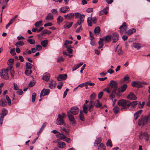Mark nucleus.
I'll list each match as a JSON object with an SVG mask.
<instances>
[{
    "mask_svg": "<svg viewBox=\"0 0 150 150\" xmlns=\"http://www.w3.org/2000/svg\"><path fill=\"white\" fill-rule=\"evenodd\" d=\"M79 112V108L75 106L71 108L70 110L67 111V113L70 121L72 124H75L76 122L74 118V115L77 114Z\"/></svg>",
    "mask_w": 150,
    "mask_h": 150,
    "instance_id": "nucleus-1",
    "label": "nucleus"
},
{
    "mask_svg": "<svg viewBox=\"0 0 150 150\" xmlns=\"http://www.w3.org/2000/svg\"><path fill=\"white\" fill-rule=\"evenodd\" d=\"M117 104L119 106H122L120 108L121 110L123 111V109H126L129 107V100L122 99L118 101Z\"/></svg>",
    "mask_w": 150,
    "mask_h": 150,
    "instance_id": "nucleus-2",
    "label": "nucleus"
},
{
    "mask_svg": "<svg viewBox=\"0 0 150 150\" xmlns=\"http://www.w3.org/2000/svg\"><path fill=\"white\" fill-rule=\"evenodd\" d=\"M110 88L112 89V91L113 93H116L117 90L118 84L115 81L111 80L110 81L109 84Z\"/></svg>",
    "mask_w": 150,
    "mask_h": 150,
    "instance_id": "nucleus-3",
    "label": "nucleus"
},
{
    "mask_svg": "<svg viewBox=\"0 0 150 150\" xmlns=\"http://www.w3.org/2000/svg\"><path fill=\"white\" fill-rule=\"evenodd\" d=\"M148 121L147 116H146L139 119L138 124L140 126L142 127L146 124Z\"/></svg>",
    "mask_w": 150,
    "mask_h": 150,
    "instance_id": "nucleus-4",
    "label": "nucleus"
},
{
    "mask_svg": "<svg viewBox=\"0 0 150 150\" xmlns=\"http://www.w3.org/2000/svg\"><path fill=\"white\" fill-rule=\"evenodd\" d=\"M0 76L1 78L4 79L8 80L9 79L8 73L2 70H1L0 72Z\"/></svg>",
    "mask_w": 150,
    "mask_h": 150,
    "instance_id": "nucleus-5",
    "label": "nucleus"
},
{
    "mask_svg": "<svg viewBox=\"0 0 150 150\" xmlns=\"http://www.w3.org/2000/svg\"><path fill=\"white\" fill-rule=\"evenodd\" d=\"M61 131L62 133H59V134H57L56 136L57 137V138H59L60 139V137H61V136L60 137V135H62V136H65L63 134V133H64V132H65L64 134L66 136H67L69 134V130H66V129L64 128H62L61 129Z\"/></svg>",
    "mask_w": 150,
    "mask_h": 150,
    "instance_id": "nucleus-6",
    "label": "nucleus"
},
{
    "mask_svg": "<svg viewBox=\"0 0 150 150\" xmlns=\"http://www.w3.org/2000/svg\"><path fill=\"white\" fill-rule=\"evenodd\" d=\"M56 122L58 125H62L64 124V118L60 114H59L58 115Z\"/></svg>",
    "mask_w": 150,
    "mask_h": 150,
    "instance_id": "nucleus-7",
    "label": "nucleus"
},
{
    "mask_svg": "<svg viewBox=\"0 0 150 150\" xmlns=\"http://www.w3.org/2000/svg\"><path fill=\"white\" fill-rule=\"evenodd\" d=\"M119 29L120 30V33L121 34H123L126 30L127 29V25L125 22H124L119 27Z\"/></svg>",
    "mask_w": 150,
    "mask_h": 150,
    "instance_id": "nucleus-8",
    "label": "nucleus"
},
{
    "mask_svg": "<svg viewBox=\"0 0 150 150\" xmlns=\"http://www.w3.org/2000/svg\"><path fill=\"white\" fill-rule=\"evenodd\" d=\"M7 110L4 108H3L2 110V112L1 114V117H0V121H1V125H2V121L3 120V118L4 116H5L7 113Z\"/></svg>",
    "mask_w": 150,
    "mask_h": 150,
    "instance_id": "nucleus-9",
    "label": "nucleus"
},
{
    "mask_svg": "<svg viewBox=\"0 0 150 150\" xmlns=\"http://www.w3.org/2000/svg\"><path fill=\"white\" fill-rule=\"evenodd\" d=\"M50 92V90L48 89H43L40 93V97L41 98L42 96H45L48 95Z\"/></svg>",
    "mask_w": 150,
    "mask_h": 150,
    "instance_id": "nucleus-10",
    "label": "nucleus"
},
{
    "mask_svg": "<svg viewBox=\"0 0 150 150\" xmlns=\"http://www.w3.org/2000/svg\"><path fill=\"white\" fill-rule=\"evenodd\" d=\"M95 104V102L93 100H91L88 105V108H89V111L91 112L93 110V106Z\"/></svg>",
    "mask_w": 150,
    "mask_h": 150,
    "instance_id": "nucleus-11",
    "label": "nucleus"
},
{
    "mask_svg": "<svg viewBox=\"0 0 150 150\" xmlns=\"http://www.w3.org/2000/svg\"><path fill=\"white\" fill-rule=\"evenodd\" d=\"M67 77L66 74H62L59 75L57 78V80L59 81L66 79Z\"/></svg>",
    "mask_w": 150,
    "mask_h": 150,
    "instance_id": "nucleus-12",
    "label": "nucleus"
},
{
    "mask_svg": "<svg viewBox=\"0 0 150 150\" xmlns=\"http://www.w3.org/2000/svg\"><path fill=\"white\" fill-rule=\"evenodd\" d=\"M112 38L113 40V42H117L119 39V36L118 34L116 33H113Z\"/></svg>",
    "mask_w": 150,
    "mask_h": 150,
    "instance_id": "nucleus-13",
    "label": "nucleus"
},
{
    "mask_svg": "<svg viewBox=\"0 0 150 150\" xmlns=\"http://www.w3.org/2000/svg\"><path fill=\"white\" fill-rule=\"evenodd\" d=\"M127 97L128 99L131 100H135L137 99V97L135 95L134 93L132 92L130 93Z\"/></svg>",
    "mask_w": 150,
    "mask_h": 150,
    "instance_id": "nucleus-14",
    "label": "nucleus"
},
{
    "mask_svg": "<svg viewBox=\"0 0 150 150\" xmlns=\"http://www.w3.org/2000/svg\"><path fill=\"white\" fill-rule=\"evenodd\" d=\"M127 85L126 84H124L121 86V88H118L117 91L119 93L123 92L126 90L127 87Z\"/></svg>",
    "mask_w": 150,
    "mask_h": 150,
    "instance_id": "nucleus-15",
    "label": "nucleus"
},
{
    "mask_svg": "<svg viewBox=\"0 0 150 150\" xmlns=\"http://www.w3.org/2000/svg\"><path fill=\"white\" fill-rule=\"evenodd\" d=\"M64 18L66 19L70 20L73 18L74 16V14L73 13L68 14L67 15H65Z\"/></svg>",
    "mask_w": 150,
    "mask_h": 150,
    "instance_id": "nucleus-16",
    "label": "nucleus"
},
{
    "mask_svg": "<svg viewBox=\"0 0 150 150\" xmlns=\"http://www.w3.org/2000/svg\"><path fill=\"white\" fill-rule=\"evenodd\" d=\"M69 8L68 6H64L60 8V11L63 13H66L69 10Z\"/></svg>",
    "mask_w": 150,
    "mask_h": 150,
    "instance_id": "nucleus-17",
    "label": "nucleus"
},
{
    "mask_svg": "<svg viewBox=\"0 0 150 150\" xmlns=\"http://www.w3.org/2000/svg\"><path fill=\"white\" fill-rule=\"evenodd\" d=\"M50 77V75L49 73H45L43 74L42 79L46 81H47L49 80Z\"/></svg>",
    "mask_w": 150,
    "mask_h": 150,
    "instance_id": "nucleus-18",
    "label": "nucleus"
},
{
    "mask_svg": "<svg viewBox=\"0 0 150 150\" xmlns=\"http://www.w3.org/2000/svg\"><path fill=\"white\" fill-rule=\"evenodd\" d=\"M142 111V110H140L134 114V118L135 120H136L137 119L138 117L141 115Z\"/></svg>",
    "mask_w": 150,
    "mask_h": 150,
    "instance_id": "nucleus-19",
    "label": "nucleus"
},
{
    "mask_svg": "<svg viewBox=\"0 0 150 150\" xmlns=\"http://www.w3.org/2000/svg\"><path fill=\"white\" fill-rule=\"evenodd\" d=\"M136 31V30L134 28H132L126 32V33L127 35H130L132 33H135Z\"/></svg>",
    "mask_w": 150,
    "mask_h": 150,
    "instance_id": "nucleus-20",
    "label": "nucleus"
},
{
    "mask_svg": "<svg viewBox=\"0 0 150 150\" xmlns=\"http://www.w3.org/2000/svg\"><path fill=\"white\" fill-rule=\"evenodd\" d=\"M83 64V62H81L79 64L74 65V67L72 68V71H74L76 70L79 68L80 66H82Z\"/></svg>",
    "mask_w": 150,
    "mask_h": 150,
    "instance_id": "nucleus-21",
    "label": "nucleus"
},
{
    "mask_svg": "<svg viewBox=\"0 0 150 150\" xmlns=\"http://www.w3.org/2000/svg\"><path fill=\"white\" fill-rule=\"evenodd\" d=\"M88 110L87 105L84 104L83 107V112L85 114H87Z\"/></svg>",
    "mask_w": 150,
    "mask_h": 150,
    "instance_id": "nucleus-22",
    "label": "nucleus"
},
{
    "mask_svg": "<svg viewBox=\"0 0 150 150\" xmlns=\"http://www.w3.org/2000/svg\"><path fill=\"white\" fill-rule=\"evenodd\" d=\"M108 10V8L106 7L103 10L100 11L99 13V15L100 16H101L103 14L106 15L108 13L107 11Z\"/></svg>",
    "mask_w": 150,
    "mask_h": 150,
    "instance_id": "nucleus-23",
    "label": "nucleus"
},
{
    "mask_svg": "<svg viewBox=\"0 0 150 150\" xmlns=\"http://www.w3.org/2000/svg\"><path fill=\"white\" fill-rule=\"evenodd\" d=\"M133 46L137 50H139L141 47V45L138 43H134L133 44Z\"/></svg>",
    "mask_w": 150,
    "mask_h": 150,
    "instance_id": "nucleus-24",
    "label": "nucleus"
},
{
    "mask_svg": "<svg viewBox=\"0 0 150 150\" xmlns=\"http://www.w3.org/2000/svg\"><path fill=\"white\" fill-rule=\"evenodd\" d=\"M58 146L60 148H63L65 146V144L63 142H59L57 144Z\"/></svg>",
    "mask_w": 150,
    "mask_h": 150,
    "instance_id": "nucleus-25",
    "label": "nucleus"
},
{
    "mask_svg": "<svg viewBox=\"0 0 150 150\" xmlns=\"http://www.w3.org/2000/svg\"><path fill=\"white\" fill-rule=\"evenodd\" d=\"M84 16H81L79 18V19L77 23L79 25H80L84 21Z\"/></svg>",
    "mask_w": 150,
    "mask_h": 150,
    "instance_id": "nucleus-26",
    "label": "nucleus"
},
{
    "mask_svg": "<svg viewBox=\"0 0 150 150\" xmlns=\"http://www.w3.org/2000/svg\"><path fill=\"white\" fill-rule=\"evenodd\" d=\"M104 39L100 38V40L98 42L99 47L98 48L100 49L102 48L103 46V41Z\"/></svg>",
    "mask_w": 150,
    "mask_h": 150,
    "instance_id": "nucleus-27",
    "label": "nucleus"
},
{
    "mask_svg": "<svg viewBox=\"0 0 150 150\" xmlns=\"http://www.w3.org/2000/svg\"><path fill=\"white\" fill-rule=\"evenodd\" d=\"M56 85V82L54 81H52L50 83L49 87L51 89H53L55 87Z\"/></svg>",
    "mask_w": 150,
    "mask_h": 150,
    "instance_id": "nucleus-28",
    "label": "nucleus"
},
{
    "mask_svg": "<svg viewBox=\"0 0 150 150\" xmlns=\"http://www.w3.org/2000/svg\"><path fill=\"white\" fill-rule=\"evenodd\" d=\"M45 19L46 20L48 21L52 20L53 19V16L52 14L51 13H48Z\"/></svg>",
    "mask_w": 150,
    "mask_h": 150,
    "instance_id": "nucleus-29",
    "label": "nucleus"
},
{
    "mask_svg": "<svg viewBox=\"0 0 150 150\" xmlns=\"http://www.w3.org/2000/svg\"><path fill=\"white\" fill-rule=\"evenodd\" d=\"M73 24V22H67V23L65 24L64 26V28L65 29H68L70 28Z\"/></svg>",
    "mask_w": 150,
    "mask_h": 150,
    "instance_id": "nucleus-30",
    "label": "nucleus"
},
{
    "mask_svg": "<svg viewBox=\"0 0 150 150\" xmlns=\"http://www.w3.org/2000/svg\"><path fill=\"white\" fill-rule=\"evenodd\" d=\"M46 122H44L43 123L40 129L39 130L38 132L37 133L38 135H39L41 133V132L42 131L44 128L46 126Z\"/></svg>",
    "mask_w": 150,
    "mask_h": 150,
    "instance_id": "nucleus-31",
    "label": "nucleus"
},
{
    "mask_svg": "<svg viewBox=\"0 0 150 150\" xmlns=\"http://www.w3.org/2000/svg\"><path fill=\"white\" fill-rule=\"evenodd\" d=\"M105 146L103 143H101L99 145L98 147V150H105Z\"/></svg>",
    "mask_w": 150,
    "mask_h": 150,
    "instance_id": "nucleus-32",
    "label": "nucleus"
},
{
    "mask_svg": "<svg viewBox=\"0 0 150 150\" xmlns=\"http://www.w3.org/2000/svg\"><path fill=\"white\" fill-rule=\"evenodd\" d=\"M60 140H63L64 141H65L68 143H70L71 142L70 139L66 137L65 136H61L60 137Z\"/></svg>",
    "mask_w": 150,
    "mask_h": 150,
    "instance_id": "nucleus-33",
    "label": "nucleus"
},
{
    "mask_svg": "<svg viewBox=\"0 0 150 150\" xmlns=\"http://www.w3.org/2000/svg\"><path fill=\"white\" fill-rule=\"evenodd\" d=\"M42 20L38 21L35 24V25L36 28H38L42 25Z\"/></svg>",
    "mask_w": 150,
    "mask_h": 150,
    "instance_id": "nucleus-34",
    "label": "nucleus"
},
{
    "mask_svg": "<svg viewBox=\"0 0 150 150\" xmlns=\"http://www.w3.org/2000/svg\"><path fill=\"white\" fill-rule=\"evenodd\" d=\"M80 113L79 117L80 120L82 121H84L85 120V118L83 114L82 110L80 111Z\"/></svg>",
    "mask_w": 150,
    "mask_h": 150,
    "instance_id": "nucleus-35",
    "label": "nucleus"
},
{
    "mask_svg": "<svg viewBox=\"0 0 150 150\" xmlns=\"http://www.w3.org/2000/svg\"><path fill=\"white\" fill-rule=\"evenodd\" d=\"M111 35H108L106 36L104 39L106 42H109L111 41Z\"/></svg>",
    "mask_w": 150,
    "mask_h": 150,
    "instance_id": "nucleus-36",
    "label": "nucleus"
},
{
    "mask_svg": "<svg viewBox=\"0 0 150 150\" xmlns=\"http://www.w3.org/2000/svg\"><path fill=\"white\" fill-rule=\"evenodd\" d=\"M25 44L24 42L22 41H18L15 44V45L17 47H18L19 46H23Z\"/></svg>",
    "mask_w": 150,
    "mask_h": 150,
    "instance_id": "nucleus-37",
    "label": "nucleus"
},
{
    "mask_svg": "<svg viewBox=\"0 0 150 150\" xmlns=\"http://www.w3.org/2000/svg\"><path fill=\"white\" fill-rule=\"evenodd\" d=\"M140 82H139L132 81V86L133 87H138L139 86Z\"/></svg>",
    "mask_w": 150,
    "mask_h": 150,
    "instance_id": "nucleus-38",
    "label": "nucleus"
},
{
    "mask_svg": "<svg viewBox=\"0 0 150 150\" xmlns=\"http://www.w3.org/2000/svg\"><path fill=\"white\" fill-rule=\"evenodd\" d=\"M93 20L92 18L91 17H89L87 18V22L89 26H92V23H93Z\"/></svg>",
    "mask_w": 150,
    "mask_h": 150,
    "instance_id": "nucleus-39",
    "label": "nucleus"
},
{
    "mask_svg": "<svg viewBox=\"0 0 150 150\" xmlns=\"http://www.w3.org/2000/svg\"><path fill=\"white\" fill-rule=\"evenodd\" d=\"M72 43V41L66 40L65 41V42L64 43V45L65 47H67V46H71L70 45H69V44H71Z\"/></svg>",
    "mask_w": 150,
    "mask_h": 150,
    "instance_id": "nucleus-40",
    "label": "nucleus"
},
{
    "mask_svg": "<svg viewBox=\"0 0 150 150\" xmlns=\"http://www.w3.org/2000/svg\"><path fill=\"white\" fill-rule=\"evenodd\" d=\"M129 106L130 105H131L133 107H135L136 105L137 104V101H132L131 102H130L129 100Z\"/></svg>",
    "mask_w": 150,
    "mask_h": 150,
    "instance_id": "nucleus-41",
    "label": "nucleus"
},
{
    "mask_svg": "<svg viewBox=\"0 0 150 150\" xmlns=\"http://www.w3.org/2000/svg\"><path fill=\"white\" fill-rule=\"evenodd\" d=\"M51 33V32L47 30H44L42 31L41 33L42 35H43L45 34H49Z\"/></svg>",
    "mask_w": 150,
    "mask_h": 150,
    "instance_id": "nucleus-42",
    "label": "nucleus"
},
{
    "mask_svg": "<svg viewBox=\"0 0 150 150\" xmlns=\"http://www.w3.org/2000/svg\"><path fill=\"white\" fill-rule=\"evenodd\" d=\"M48 43V40H44L41 42V45L43 47H46Z\"/></svg>",
    "mask_w": 150,
    "mask_h": 150,
    "instance_id": "nucleus-43",
    "label": "nucleus"
},
{
    "mask_svg": "<svg viewBox=\"0 0 150 150\" xmlns=\"http://www.w3.org/2000/svg\"><path fill=\"white\" fill-rule=\"evenodd\" d=\"M143 137L146 141H147L150 137V136L146 132H144L143 133Z\"/></svg>",
    "mask_w": 150,
    "mask_h": 150,
    "instance_id": "nucleus-44",
    "label": "nucleus"
},
{
    "mask_svg": "<svg viewBox=\"0 0 150 150\" xmlns=\"http://www.w3.org/2000/svg\"><path fill=\"white\" fill-rule=\"evenodd\" d=\"M96 102V104L95 106L96 108H100L102 106V104L100 103L99 100H97Z\"/></svg>",
    "mask_w": 150,
    "mask_h": 150,
    "instance_id": "nucleus-45",
    "label": "nucleus"
},
{
    "mask_svg": "<svg viewBox=\"0 0 150 150\" xmlns=\"http://www.w3.org/2000/svg\"><path fill=\"white\" fill-rule=\"evenodd\" d=\"M7 105L6 101L5 100L1 101L0 100V105L3 107H5Z\"/></svg>",
    "mask_w": 150,
    "mask_h": 150,
    "instance_id": "nucleus-46",
    "label": "nucleus"
},
{
    "mask_svg": "<svg viewBox=\"0 0 150 150\" xmlns=\"http://www.w3.org/2000/svg\"><path fill=\"white\" fill-rule=\"evenodd\" d=\"M32 71L31 69H26L25 71V74L27 76H29L31 73Z\"/></svg>",
    "mask_w": 150,
    "mask_h": 150,
    "instance_id": "nucleus-47",
    "label": "nucleus"
},
{
    "mask_svg": "<svg viewBox=\"0 0 150 150\" xmlns=\"http://www.w3.org/2000/svg\"><path fill=\"white\" fill-rule=\"evenodd\" d=\"M26 69H31L32 68V65L30 63L27 62L26 63Z\"/></svg>",
    "mask_w": 150,
    "mask_h": 150,
    "instance_id": "nucleus-48",
    "label": "nucleus"
},
{
    "mask_svg": "<svg viewBox=\"0 0 150 150\" xmlns=\"http://www.w3.org/2000/svg\"><path fill=\"white\" fill-rule=\"evenodd\" d=\"M119 108L118 106H115L113 108V112L115 114L117 113L119 111Z\"/></svg>",
    "mask_w": 150,
    "mask_h": 150,
    "instance_id": "nucleus-49",
    "label": "nucleus"
},
{
    "mask_svg": "<svg viewBox=\"0 0 150 150\" xmlns=\"http://www.w3.org/2000/svg\"><path fill=\"white\" fill-rule=\"evenodd\" d=\"M100 31V28L99 27H96L94 30V33L96 34H98Z\"/></svg>",
    "mask_w": 150,
    "mask_h": 150,
    "instance_id": "nucleus-50",
    "label": "nucleus"
},
{
    "mask_svg": "<svg viewBox=\"0 0 150 150\" xmlns=\"http://www.w3.org/2000/svg\"><path fill=\"white\" fill-rule=\"evenodd\" d=\"M67 48V51L69 53H72L73 50L71 49V46H67V47H65Z\"/></svg>",
    "mask_w": 150,
    "mask_h": 150,
    "instance_id": "nucleus-51",
    "label": "nucleus"
},
{
    "mask_svg": "<svg viewBox=\"0 0 150 150\" xmlns=\"http://www.w3.org/2000/svg\"><path fill=\"white\" fill-rule=\"evenodd\" d=\"M63 19L60 16H59L57 18V23L58 24H59L61 22L63 21Z\"/></svg>",
    "mask_w": 150,
    "mask_h": 150,
    "instance_id": "nucleus-52",
    "label": "nucleus"
},
{
    "mask_svg": "<svg viewBox=\"0 0 150 150\" xmlns=\"http://www.w3.org/2000/svg\"><path fill=\"white\" fill-rule=\"evenodd\" d=\"M96 95L94 93L91 94L90 96L91 100H94L96 98Z\"/></svg>",
    "mask_w": 150,
    "mask_h": 150,
    "instance_id": "nucleus-53",
    "label": "nucleus"
},
{
    "mask_svg": "<svg viewBox=\"0 0 150 150\" xmlns=\"http://www.w3.org/2000/svg\"><path fill=\"white\" fill-rule=\"evenodd\" d=\"M101 141V139L100 138H98L97 139L96 141L94 144L95 145H97L99 144Z\"/></svg>",
    "mask_w": 150,
    "mask_h": 150,
    "instance_id": "nucleus-54",
    "label": "nucleus"
},
{
    "mask_svg": "<svg viewBox=\"0 0 150 150\" xmlns=\"http://www.w3.org/2000/svg\"><path fill=\"white\" fill-rule=\"evenodd\" d=\"M106 145L107 146H110V147H112V142L110 140V139H108L106 143Z\"/></svg>",
    "mask_w": 150,
    "mask_h": 150,
    "instance_id": "nucleus-55",
    "label": "nucleus"
},
{
    "mask_svg": "<svg viewBox=\"0 0 150 150\" xmlns=\"http://www.w3.org/2000/svg\"><path fill=\"white\" fill-rule=\"evenodd\" d=\"M75 16V18H80L82 16H84L83 15H81L80 13H76L74 14V16Z\"/></svg>",
    "mask_w": 150,
    "mask_h": 150,
    "instance_id": "nucleus-56",
    "label": "nucleus"
},
{
    "mask_svg": "<svg viewBox=\"0 0 150 150\" xmlns=\"http://www.w3.org/2000/svg\"><path fill=\"white\" fill-rule=\"evenodd\" d=\"M14 61V59H10L8 60V61L7 64L8 65H12Z\"/></svg>",
    "mask_w": 150,
    "mask_h": 150,
    "instance_id": "nucleus-57",
    "label": "nucleus"
},
{
    "mask_svg": "<svg viewBox=\"0 0 150 150\" xmlns=\"http://www.w3.org/2000/svg\"><path fill=\"white\" fill-rule=\"evenodd\" d=\"M6 98L8 101V104L9 105H10L11 104V101L9 97L8 96H6Z\"/></svg>",
    "mask_w": 150,
    "mask_h": 150,
    "instance_id": "nucleus-58",
    "label": "nucleus"
},
{
    "mask_svg": "<svg viewBox=\"0 0 150 150\" xmlns=\"http://www.w3.org/2000/svg\"><path fill=\"white\" fill-rule=\"evenodd\" d=\"M85 86H87L88 85L90 86H92L95 85V84L94 83H91L89 81H87L85 83Z\"/></svg>",
    "mask_w": 150,
    "mask_h": 150,
    "instance_id": "nucleus-59",
    "label": "nucleus"
},
{
    "mask_svg": "<svg viewBox=\"0 0 150 150\" xmlns=\"http://www.w3.org/2000/svg\"><path fill=\"white\" fill-rule=\"evenodd\" d=\"M36 94L35 93H33L32 95V101L33 102H34L35 101V99L36 98Z\"/></svg>",
    "mask_w": 150,
    "mask_h": 150,
    "instance_id": "nucleus-60",
    "label": "nucleus"
},
{
    "mask_svg": "<svg viewBox=\"0 0 150 150\" xmlns=\"http://www.w3.org/2000/svg\"><path fill=\"white\" fill-rule=\"evenodd\" d=\"M27 41L31 45L34 44L35 43V40L32 39H28L27 40Z\"/></svg>",
    "mask_w": 150,
    "mask_h": 150,
    "instance_id": "nucleus-61",
    "label": "nucleus"
},
{
    "mask_svg": "<svg viewBox=\"0 0 150 150\" xmlns=\"http://www.w3.org/2000/svg\"><path fill=\"white\" fill-rule=\"evenodd\" d=\"M129 78L127 75H126L124 78V81L127 82H129Z\"/></svg>",
    "mask_w": 150,
    "mask_h": 150,
    "instance_id": "nucleus-62",
    "label": "nucleus"
},
{
    "mask_svg": "<svg viewBox=\"0 0 150 150\" xmlns=\"http://www.w3.org/2000/svg\"><path fill=\"white\" fill-rule=\"evenodd\" d=\"M116 93H113L112 92H112L111 93L110 96V99L112 100L113 99V98H114L115 97V95L114 94V93L116 94Z\"/></svg>",
    "mask_w": 150,
    "mask_h": 150,
    "instance_id": "nucleus-63",
    "label": "nucleus"
},
{
    "mask_svg": "<svg viewBox=\"0 0 150 150\" xmlns=\"http://www.w3.org/2000/svg\"><path fill=\"white\" fill-rule=\"evenodd\" d=\"M117 54L119 55H122L123 53L122 50L121 48H119L117 51Z\"/></svg>",
    "mask_w": 150,
    "mask_h": 150,
    "instance_id": "nucleus-64",
    "label": "nucleus"
}]
</instances>
